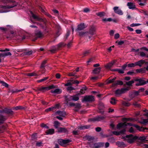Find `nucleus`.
<instances>
[{"label":"nucleus","instance_id":"obj_44","mask_svg":"<svg viewBox=\"0 0 148 148\" xmlns=\"http://www.w3.org/2000/svg\"><path fill=\"white\" fill-rule=\"evenodd\" d=\"M41 91L43 92H44L46 91L49 90L48 87H41Z\"/></svg>","mask_w":148,"mask_h":148},{"label":"nucleus","instance_id":"obj_43","mask_svg":"<svg viewBox=\"0 0 148 148\" xmlns=\"http://www.w3.org/2000/svg\"><path fill=\"white\" fill-rule=\"evenodd\" d=\"M86 138L88 141L90 142L92 141L95 139L94 137L90 136H87Z\"/></svg>","mask_w":148,"mask_h":148},{"label":"nucleus","instance_id":"obj_48","mask_svg":"<svg viewBox=\"0 0 148 148\" xmlns=\"http://www.w3.org/2000/svg\"><path fill=\"white\" fill-rule=\"evenodd\" d=\"M59 124V122L57 121H55L54 122V126L55 127L56 129H58V125Z\"/></svg>","mask_w":148,"mask_h":148},{"label":"nucleus","instance_id":"obj_16","mask_svg":"<svg viewBox=\"0 0 148 148\" xmlns=\"http://www.w3.org/2000/svg\"><path fill=\"white\" fill-rule=\"evenodd\" d=\"M127 6L128 7V8L132 10H137V9L136 8L135 5L132 2H128L127 4Z\"/></svg>","mask_w":148,"mask_h":148},{"label":"nucleus","instance_id":"obj_24","mask_svg":"<svg viewBox=\"0 0 148 148\" xmlns=\"http://www.w3.org/2000/svg\"><path fill=\"white\" fill-rule=\"evenodd\" d=\"M26 108L22 106H18L13 108V109L15 110H25Z\"/></svg>","mask_w":148,"mask_h":148},{"label":"nucleus","instance_id":"obj_63","mask_svg":"<svg viewBox=\"0 0 148 148\" xmlns=\"http://www.w3.org/2000/svg\"><path fill=\"white\" fill-rule=\"evenodd\" d=\"M140 56L142 57L146 56V54L143 51H140L139 52Z\"/></svg>","mask_w":148,"mask_h":148},{"label":"nucleus","instance_id":"obj_3","mask_svg":"<svg viewBox=\"0 0 148 148\" xmlns=\"http://www.w3.org/2000/svg\"><path fill=\"white\" fill-rule=\"evenodd\" d=\"M66 45V44L63 42H61L58 44L56 46H53L50 48L49 51L51 53H54L56 51L58 50L60 48L62 47H64Z\"/></svg>","mask_w":148,"mask_h":148},{"label":"nucleus","instance_id":"obj_12","mask_svg":"<svg viewBox=\"0 0 148 148\" xmlns=\"http://www.w3.org/2000/svg\"><path fill=\"white\" fill-rule=\"evenodd\" d=\"M7 119V116L2 114H0V125L4 124Z\"/></svg>","mask_w":148,"mask_h":148},{"label":"nucleus","instance_id":"obj_1","mask_svg":"<svg viewBox=\"0 0 148 148\" xmlns=\"http://www.w3.org/2000/svg\"><path fill=\"white\" fill-rule=\"evenodd\" d=\"M127 126V125L125 122L124 123H120L117 125V128L119 130H120L121 128H123V129L120 130L119 132L114 131L112 133L116 136L119 135L120 134H124L126 131V128Z\"/></svg>","mask_w":148,"mask_h":148},{"label":"nucleus","instance_id":"obj_10","mask_svg":"<svg viewBox=\"0 0 148 148\" xmlns=\"http://www.w3.org/2000/svg\"><path fill=\"white\" fill-rule=\"evenodd\" d=\"M126 137L129 138L128 139V141L130 143H133L135 140H137L138 138L137 136H134L132 134L127 135Z\"/></svg>","mask_w":148,"mask_h":148},{"label":"nucleus","instance_id":"obj_17","mask_svg":"<svg viewBox=\"0 0 148 148\" xmlns=\"http://www.w3.org/2000/svg\"><path fill=\"white\" fill-rule=\"evenodd\" d=\"M104 143H97L94 144L93 146L91 147L92 148H100L103 146Z\"/></svg>","mask_w":148,"mask_h":148},{"label":"nucleus","instance_id":"obj_35","mask_svg":"<svg viewBox=\"0 0 148 148\" xmlns=\"http://www.w3.org/2000/svg\"><path fill=\"white\" fill-rule=\"evenodd\" d=\"M47 62V60H44L42 61V63L41 66H40V68L41 69L42 68V69L43 70H44L45 69V65L46 64Z\"/></svg>","mask_w":148,"mask_h":148},{"label":"nucleus","instance_id":"obj_37","mask_svg":"<svg viewBox=\"0 0 148 148\" xmlns=\"http://www.w3.org/2000/svg\"><path fill=\"white\" fill-rule=\"evenodd\" d=\"M32 53L33 51L32 50H31L30 51L25 52H24V54L25 55L29 56L32 55Z\"/></svg>","mask_w":148,"mask_h":148},{"label":"nucleus","instance_id":"obj_55","mask_svg":"<svg viewBox=\"0 0 148 148\" xmlns=\"http://www.w3.org/2000/svg\"><path fill=\"white\" fill-rule=\"evenodd\" d=\"M88 33V32H79V35L80 36H82L86 33Z\"/></svg>","mask_w":148,"mask_h":148},{"label":"nucleus","instance_id":"obj_51","mask_svg":"<svg viewBox=\"0 0 148 148\" xmlns=\"http://www.w3.org/2000/svg\"><path fill=\"white\" fill-rule=\"evenodd\" d=\"M44 32L45 34H48L49 33V29L46 27H44Z\"/></svg>","mask_w":148,"mask_h":148},{"label":"nucleus","instance_id":"obj_53","mask_svg":"<svg viewBox=\"0 0 148 148\" xmlns=\"http://www.w3.org/2000/svg\"><path fill=\"white\" fill-rule=\"evenodd\" d=\"M104 13H105L103 12H100L97 13L96 15L100 17H102L104 16Z\"/></svg>","mask_w":148,"mask_h":148},{"label":"nucleus","instance_id":"obj_23","mask_svg":"<svg viewBox=\"0 0 148 148\" xmlns=\"http://www.w3.org/2000/svg\"><path fill=\"white\" fill-rule=\"evenodd\" d=\"M55 133L54 130L53 129H49L45 132L46 135H52Z\"/></svg>","mask_w":148,"mask_h":148},{"label":"nucleus","instance_id":"obj_42","mask_svg":"<svg viewBox=\"0 0 148 148\" xmlns=\"http://www.w3.org/2000/svg\"><path fill=\"white\" fill-rule=\"evenodd\" d=\"M54 110H55V108L52 106L45 110V111L48 112L49 111H52L53 112Z\"/></svg>","mask_w":148,"mask_h":148},{"label":"nucleus","instance_id":"obj_39","mask_svg":"<svg viewBox=\"0 0 148 148\" xmlns=\"http://www.w3.org/2000/svg\"><path fill=\"white\" fill-rule=\"evenodd\" d=\"M87 88L85 86L83 87L80 90V92L82 94H84L85 92V91L87 90Z\"/></svg>","mask_w":148,"mask_h":148},{"label":"nucleus","instance_id":"obj_19","mask_svg":"<svg viewBox=\"0 0 148 148\" xmlns=\"http://www.w3.org/2000/svg\"><path fill=\"white\" fill-rule=\"evenodd\" d=\"M123 84V82L121 80H117L113 83L112 86L113 87L117 85H122Z\"/></svg>","mask_w":148,"mask_h":148},{"label":"nucleus","instance_id":"obj_22","mask_svg":"<svg viewBox=\"0 0 148 148\" xmlns=\"http://www.w3.org/2000/svg\"><path fill=\"white\" fill-rule=\"evenodd\" d=\"M95 31V28L93 26L91 27L89 30V32H88V33L91 36L93 35Z\"/></svg>","mask_w":148,"mask_h":148},{"label":"nucleus","instance_id":"obj_29","mask_svg":"<svg viewBox=\"0 0 148 148\" xmlns=\"http://www.w3.org/2000/svg\"><path fill=\"white\" fill-rule=\"evenodd\" d=\"M65 99L67 102L70 101L72 100V96H64Z\"/></svg>","mask_w":148,"mask_h":148},{"label":"nucleus","instance_id":"obj_27","mask_svg":"<svg viewBox=\"0 0 148 148\" xmlns=\"http://www.w3.org/2000/svg\"><path fill=\"white\" fill-rule=\"evenodd\" d=\"M115 94L116 95H120L124 93L123 90L122 88L121 89H118L116 90L115 91Z\"/></svg>","mask_w":148,"mask_h":148},{"label":"nucleus","instance_id":"obj_9","mask_svg":"<svg viewBox=\"0 0 148 148\" xmlns=\"http://www.w3.org/2000/svg\"><path fill=\"white\" fill-rule=\"evenodd\" d=\"M71 141V140L68 139L64 140L62 139H58V143L60 145L63 146L64 145H66L70 143Z\"/></svg>","mask_w":148,"mask_h":148},{"label":"nucleus","instance_id":"obj_58","mask_svg":"<svg viewBox=\"0 0 148 148\" xmlns=\"http://www.w3.org/2000/svg\"><path fill=\"white\" fill-rule=\"evenodd\" d=\"M127 66L128 67H133L136 66L135 63L129 64L127 65Z\"/></svg>","mask_w":148,"mask_h":148},{"label":"nucleus","instance_id":"obj_64","mask_svg":"<svg viewBox=\"0 0 148 148\" xmlns=\"http://www.w3.org/2000/svg\"><path fill=\"white\" fill-rule=\"evenodd\" d=\"M67 90L68 91H71L73 90H75V89L73 87L71 86H70L68 87L67 88Z\"/></svg>","mask_w":148,"mask_h":148},{"label":"nucleus","instance_id":"obj_32","mask_svg":"<svg viewBox=\"0 0 148 148\" xmlns=\"http://www.w3.org/2000/svg\"><path fill=\"white\" fill-rule=\"evenodd\" d=\"M113 71H117L118 73L120 74H123L124 73V72L122 69H114L112 70Z\"/></svg>","mask_w":148,"mask_h":148},{"label":"nucleus","instance_id":"obj_30","mask_svg":"<svg viewBox=\"0 0 148 148\" xmlns=\"http://www.w3.org/2000/svg\"><path fill=\"white\" fill-rule=\"evenodd\" d=\"M31 139L32 140H34L37 139V133H35L33 134L31 136Z\"/></svg>","mask_w":148,"mask_h":148},{"label":"nucleus","instance_id":"obj_21","mask_svg":"<svg viewBox=\"0 0 148 148\" xmlns=\"http://www.w3.org/2000/svg\"><path fill=\"white\" fill-rule=\"evenodd\" d=\"M31 14L32 16L34 19L39 21H43V20L42 18H40L36 15L34 14L32 12H31Z\"/></svg>","mask_w":148,"mask_h":148},{"label":"nucleus","instance_id":"obj_47","mask_svg":"<svg viewBox=\"0 0 148 148\" xmlns=\"http://www.w3.org/2000/svg\"><path fill=\"white\" fill-rule=\"evenodd\" d=\"M140 123L141 124L146 125L148 123V119H143L142 121H140Z\"/></svg>","mask_w":148,"mask_h":148},{"label":"nucleus","instance_id":"obj_49","mask_svg":"<svg viewBox=\"0 0 148 148\" xmlns=\"http://www.w3.org/2000/svg\"><path fill=\"white\" fill-rule=\"evenodd\" d=\"M70 34V32L68 30L67 31L66 33L65 36H64V39L65 40H66L67 38L69 36Z\"/></svg>","mask_w":148,"mask_h":148},{"label":"nucleus","instance_id":"obj_4","mask_svg":"<svg viewBox=\"0 0 148 148\" xmlns=\"http://www.w3.org/2000/svg\"><path fill=\"white\" fill-rule=\"evenodd\" d=\"M145 79L144 78H136L134 79V81L138 82L135 85L136 86H143L146 84V82L145 80Z\"/></svg>","mask_w":148,"mask_h":148},{"label":"nucleus","instance_id":"obj_31","mask_svg":"<svg viewBox=\"0 0 148 148\" xmlns=\"http://www.w3.org/2000/svg\"><path fill=\"white\" fill-rule=\"evenodd\" d=\"M21 90H18L17 89H10L9 90V92H12V94L16 92H20Z\"/></svg>","mask_w":148,"mask_h":148},{"label":"nucleus","instance_id":"obj_28","mask_svg":"<svg viewBox=\"0 0 148 148\" xmlns=\"http://www.w3.org/2000/svg\"><path fill=\"white\" fill-rule=\"evenodd\" d=\"M136 72L137 73H143L146 72V70L145 68H141L139 69H137L136 70Z\"/></svg>","mask_w":148,"mask_h":148},{"label":"nucleus","instance_id":"obj_52","mask_svg":"<svg viewBox=\"0 0 148 148\" xmlns=\"http://www.w3.org/2000/svg\"><path fill=\"white\" fill-rule=\"evenodd\" d=\"M36 145L37 147H40L41 146H43V143L41 142H37L36 143Z\"/></svg>","mask_w":148,"mask_h":148},{"label":"nucleus","instance_id":"obj_13","mask_svg":"<svg viewBox=\"0 0 148 148\" xmlns=\"http://www.w3.org/2000/svg\"><path fill=\"white\" fill-rule=\"evenodd\" d=\"M119 7L115 6L113 8V9L114 12L120 15H122L123 14V12L122 10L120 9H119Z\"/></svg>","mask_w":148,"mask_h":148},{"label":"nucleus","instance_id":"obj_8","mask_svg":"<svg viewBox=\"0 0 148 148\" xmlns=\"http://www.w3.org/2000/svg\"><path fill=\"white\" fill-rule=\"evenodd\" d=\"M126 124L127 125H127H129L130 126L134 127L136 128L137 130L140 131H144L145 130L147 129V128L140 127L137 125L132 124L130 123H127Z\"/></svg>","mask_w":148,"mask_h":148},{"label":"nucleus","instance_id":"obj_5","mask_svg":"<svg viewBox=\"0 0 148 148\" xmlns=\"http://www.w3.org/2000/svg\"><path fill=\"white\" fill-rule=\"evenodd\" d=\"M4 113L9 115L12 116L14 112L11 109L5 108L4 109H2V110H0V114Z\"/></svg>","mask_w":148,"mask_h":148},{"label":"nucleus","instance_id":"obj_2","mask_svg":"<svg viewBox=\"0 0 148 148\" xmlns=\"http://www.w3.org/2000/svg\"><path fill=\"white\" fill-rule=\"evenodd\" d=\"M0 2L4 4L10 3V5L7 6V8L8 9L14 7L17 5V3L13 0H0Z\"/></svg>","mask_w":148,"mask_h":148},{"label":"nucleus","instance_id":"obj_11","mask_svg":"<svg viewBox=\"0 0 148 148\" xmlns=\"http://www.w3.org/2000/svg\"><path fill=\"white\" fill-rule=\"evenodd\" d=\"M104 108V104L101 102H99L98 106V112L102 114H103L104 112L103 109Z\"/></svg>","mask_w":148,"mask_h":148},{"label":"nucleus","instance_id":"obj_14","mask_svg":"<svg viewBox=\"0 0 148 148\" xmlns=\"http://www.w3.org/2000/svg\"><path fill=\"white\" fill-rule=\"evenodd\" d=\"M77 28L75 29V31H77L83 29L86 27V26L84 23H82L77 25Z\"/></svg>","mask_w":148,"mask_h":148},{"label":"nucleus","instance_id":"obj_25","mask_svg":"<svg viewBox=\"0 0 148 148\" xmlns=\"http://www.w3.org/2000/svg\"><path fill=\"white\" fill-rule=\"evenodd\" d=\"M56 114H58L60 116H62L63 117L65 116L66 115V112L64 111H62L60 110H58L56 112Z\"/></svg>","mask_w":148,"mask_h":148},{"label":"nucleus","instance_id":"obj_6","mask_svg":"<svg viewBox=\"0 0 148 148\" xmlns=\"http://www.w3.org/2000/svg\"><path fill=\"white\" fill-rule=\"evenodd\" d=\"M94 97L92 95H86L84 97L82 102H92L94 101Z\"/></svg>","mask_w":148,"mask_h":148},{"label":"nucleus","instance_id":"obj_40","mask_svg":"<svg viewBox=\"0 0 148 148\" xmlns=\"http://www.w3.org/2000/svg\"><path fill=\"white\" fill-rule=\"evenodd\" d=\"M49 78V77H44L42 79H40V80H38L37 82H38V83H40V82H44L45 81H46V80H47Z\"/></svg>","mask_w":148,"mask_h":148},{"label":"nucleus","instance_id":"obj_59","mask_svg":"<svg viewBox=\"0 0 148 148\" xmlns=\"http://www.w3.org/2000/svg\"><path fill=\"white\" fill-rule=\"evenodd\" d=\"M76 74V72L73 71V72L69 73L68 75L69 76H74Z\"/></svg>","mask_w":148,"mask_h":148},{"label":"nucleus","instance_id":"obj_18","mask_svg":"<svg viewBox=\"0 0 148 148\" xmlns=\"http://www.w3.org/2000/svg\"><path fill=\"white\" fill-rule=\"evenodd\" d=\"M58 133H67L68 132V131L65 128L59 127L58 128Z\"/></svg>","mask_w":148,"mask_h":148},{"label":"nucleus","instance_id":"obj_50","mask_svg":"<svg viewBox=\"0 0 148 148\" xmlns=\"http://www.w3.org/2000/svg\"><path fill=\"white\" fill-rule=\"evenodd\" d=\"M112 19L111 18H105L103 19H102V21L103 22H106V21H109L110 22L112 21Z\"/></svg>","mask_w":148,"mask_h":148},{"label":"nucleus","instance_id":"obj_20","mask_svg":"<svg viewBox=\"0 0 148 148\" xmlns=\"http://www.w3.org/2000/svg\"><path fill=\"white\" fill-rule=\"evenodd\" d=\"M145 62H146L144 60H140L139 61L135 62V65L138 66L140 67H141L142 64H145Z\"/></svg>","mask_w":148,"mask_h":148},{"label":"nucleus","instance_id":"obj_15","mask_svg":"<svg viewBox=\"0 0 148 148\" xmlns=\"http://www.w3.org/2000/svg\"><path fill=\"white\" fill-rule=\"evenodd\" d=\"M35 35L36 36V37L34 39H33V40L34 41L36 40L38 38H41L43 36L42 34L39 30H37L35 32Z\"/></svg>","mask_w":148,"mask_h":148},{"label":"nucleus","instance_id":"obj_46","mask_svg":"<svg viewBox=\"0 0 148 148\" xmlns=\"http://www.w3.org/2000/svg\"><path fill=\"white\" fill-rule=\"evenodd\" d=\"M72 100L74 101H77L79 99V97L77 95L72 96Z\"/></svg>","mask_w":148,"mask_h":148},{"label":"nucleus","instance_id":"obj_38","mask_svg":"<svg viewBox=\"0 0 148 148\" xmlns=\"http://www.w3.org/2000/svg\"><path fill=\"white\" fill-rule=\"evenodd\" d=\"M134 80H130L128 82H126V85L128 86H132V84L134 83Z\"/></svg>","mask_w":148,"mask_h":148},{"label":"nucleus","instance_id":"obj_57","mask_svg":"<svg viewBox=\"0 0 148 148\" xmlns=\"http://www.w3.org/2000/svg\"><path fill=\"white\" fill-rule=\"evenodd\" d=\"M146 0H142L141 2L142 3L140 2L139 3V4L141 6H144L145 5V3H146Z\"/></svg>","mask_w":148,"mask_h":148},{"label":"nucleus","instance_id":"obj_26","mask_svg":"<svg viewBox=\"0 0 148 148\" xmlns=\"http://www.w3.org/2000/svg\"><path fill=\"white\" fill-rule=\"evenodd\" d=\"M101 69L100 67H98L95 68L93 71V73L94 74H99Z\"/></svg>","mask_w":148,"mask_h":148},{"label":"nucleus","instance_id":"obj_7","mask_svg":"<svg viewBox=\"0 0 148 148\" xmlns=\"http://www.w3.org/2000/svg\"><path fill=\"white\" fill-rule=\"evenodd\" d=\"M106 116L105 115L103 116H99L90 119L89 120L91 121L95 122L96 121H100L104 120L106 118Z\"/></svg>","mask_w":148,"mask_h":148},{"label":"nucleus","instance_id":"obj_45","mask_svg":"<svg viewBox=\"0 0 148 148\" xmlns=\"http://www.w3.org/2000/svg\"><path fill=\"white\" fill-rule=\"evenodd\" d=\"M27 75L28 76H37L38 74L35 72H33L31 73H28L27 74Z\"/></svg>","mask_w":148,"mask_h":148},{"label":"nucleus","instance_id":"obj_56","mask_svg":"<svg viewBox=\"0 0 148 148\" xmlns=\"http://www.w3.org/2000/svg\"><path fill=\"white\" fill-rule=\"evenodd\" d=\"M113 65L112 64L111 62H110L108 63L106 66V67L108 69H110V68Z\"/></svg>","mask_w":148,"mask_h":148},{"label":"nucleus","instance_id":"obj_61","mask_svg":"<svg viewBox=\"0 0 148 148\" xmlns=\"http://www.w3.org/2000/svg\"><path fill=\"white\" fill-rule=\"evenodd\" d=\"M140 25V24L139 23H132L130 25V26L131 27H134Z\"/></svg>","mask_w":148,"mask_h":148},{"label":"nucleus","instance_id":"obj_34","mask_svg":"<svg viewBox=\"0 0 148 148\" xmlns=\"http://www.w3.org/2000/svg\"><path fill=\"white\" fill-rule=\"evenodd\" d=\"M73 80H67V83L66 84H64V86H71L73 83L71 82Z\"/></svg>","mask_w":148,"mask_h":148},{"label":"nucleus","instance_id":"obj_62","mask_svg":"<svg viewBox=\"0 0 148 148\" xmlns=\"http://www.w3.org/2000/svg\"><path fill=\"white\" fill-rule=\"evenodd\" d=\"M75 108H77L78 109H80L81 108L80 104L79 103L75 104Z\"/></svg>","mask_w":148,"mask_h":148},{"label":"nucleus","instance_id":"obj_36","mask_svg":"<svg viewBox=\"0 0 148 148\" xmlns=\"http://www.w3.org/2000/svg\"><path fill=\"white\" fill-rule=\"evenodd\" d=\"M110 102L111 104L114 105L116 103V100L114 97H112L110 98Z\"/></svg>","mask_w":148,"mask_h":148},{"label":"nucleus","instance_id":"obj_33","mask_svg":"<svg viewBox=\"0 0 148 148\" xmlns=\"http://www.w3.org/2000/svg\"><path fill=\"white\" fill-rule=\"evenodd\" d=\"M60 90L59 88H57L55 90H51V92L52 93L59 94L60 92H59Z\"/></svg>","mask_w":148,"mask_h":148},{"label":"nucleus","instance_id":"obj_60","mask_svg":"<svg viewBox=\"0 0 148 148\" xmlns=\"http://www.w3.org/2000/svg\"><path fill=\"white\" fill-rule=\"evenodd\" d=\"M122 88L124 93H125V91L129 90L131 88L130 86H128L125 88Z\"/></svg>","mask_w":148,"mask_h":148},{"label":"nucleus","instance_id":"obj_54","mask_svg":"<svg viewBox=\"0 0 148 148\" xmlns=\"http://www.w3.org/2000/svg\"><path fill=\"white\" fill-rule=\"evenodd\" d=\"M116 79V77H114L112 79H110L109 80L108 82H107V84H109L111 83H113L114 81Z\"/></svg>","mask_w":148,"mask_h":148},{"label":"nucleus","instance_id":"obj_41","mask_svg":"<svg viewBox=\"0 0 148 148\" xmlns=\"http://www.w3.org/2000/svg\"><path fill=\"white\" fill-rule=\"evenodd\" d=\"M0 83L2 84V85L5 87L8 88L9 86V85L3 81H0Z\"/></svg>","mask_w":148,"mask_h":148}]
</instances>
